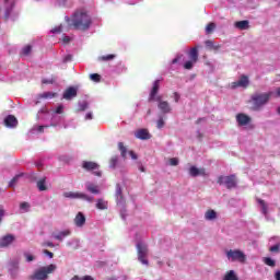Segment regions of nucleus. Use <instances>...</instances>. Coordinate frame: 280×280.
<instances>
[{"label":"nucleus","mask_w":280,"mask_h":280,"mask_svg":"<svg viewBox=\"0 0 280 280\" xmlns=\"http://www.w3.org/2000/svg\"><path fill=\"white\" fill-rule=\"evenodd\" d=\"M67 23L70 25V27H73L74 30H79L80 32H86L89 27H91V16L86 14V12L77 11L72 19L66 18Z\"/></svg>","instance_id":"nucleus-1"},{"label":"nucleus","mask_w":280,"mask_h":280,"mask_svg":"<svg viewBox=\"0 0 280 280\" xmlns=\"http://www.w3.org/2000/svg\"><path fill=\"white\" fill-rule=\"evenodd\" d=\"M270 97H272V92L254 93L249 100L252 110H261L270 102Z\"/></svg>","instance_id":"nucleus-2"},{"label":"nucleus","mask_w":280,"mask_h":280,"mask_svg":"<svg viewBox=\"0 0 280 280\" xmlns=\"http://www.w3.org/2000/svg\"><path fill=\"white\" fill-rule=\"evenodd\" d=\"M56 270V265H48L46 267H42L30 276L31 280H47L49 275L54 273Z\"/></svg>","instance_id":"nucleus-3"},{"label":"nucleus","mask_w":280,"mask_h":280,"mask_svg":"<svg viewBox=\"0 0 280 280\" xmlns=\"http://www.w3.org/2000/svg\"><path fill=\"white\" fill-rule=\"evenodd\" d=\"M226 258L229 261H238L240 264H246V254L240 249H230L226 252Z\"/></svg>","instance_id":"nucleus-4"},{"label":"nucleus","mask_w":280,"mask_h":280,"mask_svg":"<svg viewBox=\"0 0 280 280\" xmlns=\"http://www.w3.org/2000/svg\"><path fill=\"white\" fill-rule=\"evenodd\" d=\"M63 198H70L71 200H85L86 202H93L95 198L80 191H66L63 192Z\"/></svg>","instance_id":"nucleus-5"},{"label":"nucleus","mask_w":280,"mask_h":280,"mask_svg":"<svg viewBox=\"0 0 280 280\" xmlns=\"http://www.w3.org/2000/svg\"><path fill=\"white\" fill-rule=\"evenodd\" d=\"M217 183L218 185H225L226 189H235L237 187L235 175L219 176Z\"/></svg>","instance_id":"nucleus-6"},{"label":"nucleus","mask_w":280,"mask_h":280,"mask_svg":"<svg viewBox=\"0 0 280 280\" xmlns=\"http://www.w3.org/2000/svg\"><path fill=\"white\" fill-rule=\"evenodd\" d=\"M137 250H138V259L143 264L144 266H148V260L145 257H148V245L143 243H138L137 244Z\"/></svg>","instance_id":"nucleus-7"},{"label":"nucleus","mask_w":280,"mask_h":280,"mask_svg":"<svg viewBox=\"0 0 280 280\" xmlns=\"http://www.w3.org/2000/svg\"><path fill=\"white\" fill-rule=\"evenodd\" d=\"M248 84H250V81L248 80V75L243 74V75H241L238 81L231 83V88L237 89L238 86H241L242 89H248Z\"/></svg>","instance_id":"nucleus-8"},{"label":"nucleus","mask_w":280,"mask_h":280,"mask_svg":"<svg viewBox=\"0 0 280 280\" xmlns=\"http://www.w3.org/2000/svg\"><path fill=\"white\" fill-rule=\"evenodd\" d=\"M162 100H163L162 96H156L154 102H159L158 108H160V110L163 112L164 114L171 113L172 107H170V103H167V101H162Z\"/></svg>","instance_id":"nucleus-9"},{"label":"nucleus","mask_w":280,"mask_h":280,"mask_svg":"<svg viewBox=\"0 0 280 280\" xmlns=\"http://www.w3.org/2000/svg\"><path fill=\"white\" fill-rule=\"evenodd\" d=\"M16 237L13 234H7L0 238V248H8Z\"/></svg>","instance_id":"nucleus-10"},{"label":"nucleus","mask_w":280,"mask_h":280,"mask_svg":"<svg viewBox=\"0 0 280 280\" xmlns=\"http://www.w3.org/2000/svg\"><path fill=\"white\" fill-rule=\"evenodd\" d=\"M236 121L238 126H248V124H250L253 119L250 118V116L244 113H240L236 115Z\"/></svg>","instance_id":"nucleus-11"},{"label":"nucleus","mask_w":280,"mask_h":280,"mask_svg":"<svg viewBox=\"0 0 280 280\" xmlns=\"http://www.w3.org/2000/svg\"><path fill=\"white\" fill-rule=\"evenodd\" d=\"M159 89H161V80H155L153 82V86L149 95V102H154L156 100V94L159 93Z\"/></svg>","instance_id":"nucleus-12"},{"label":"nucleus","mask_w":280,"mask_h":280,"mask_svg":"<svg viewBox=\"0 0 280 280\" xmlns=\"http://www.w3.org/2000/svg\"><path fill=\"white\" fill-rule=\"evenodd\" d=\"M73 97H78V89H75L74 86H70L63 92V100H67L69 102L73 100Z\"/></svg>","instance_id":"nucleus-13"},{"label":"nucleus","mask_w":280,"mask_h":280,"mask_svg":"<svg viewBox=\"0 0 280 280\" xmlns=\"http://www.w3.org/2000/svg\"><path fill=\"white\" fill-rule=\"evenodd\" d=\"M4 126H7V128H16V126H19V120L14 115H9L4 118Z\"/></svg>","instance_id":"nucleus-14"},{"label":"nucleus","mask_w":280,"mask_h":280,"mask_svg":"<svg viewBox=\"0 0 280 280\" xmlns=\"http://www.w3.org/2000/svg\"><path fill=\"white\" fill-rule=\"evenodd\" d=\"M136 138L141 139V141H148V139H152V135H150L148 129H139L136 131Z\"/></svg>","instance_id":"nucleus-15"},{"label":"nucleus","mask_w":280,"mask_h":280,"mask_svg":"<svg viewBox=\"0 0 280 280\" xmlns=\"http://www.w3.org/2000/svg\"><path fill=\"white\" fill-rule=\"evenodd\" d=\"M74 224L79 229H82V226H84V224H86V217L84 215V213H82V212L77 213V215L74 218Z\"/></svg>","instance_id":"nucleus-16"},{"label":"nucleus","mask_w":280,"mask_h":280,"mask_svg":"<svg viewBox=\"0 0 280 280\" xmlns=\"http://www.w3.org/2000/svg\"><path fill=\"white\" fill-rule=\"evenodd\" d=\"M83 170H86V172H95V170H100V164L91 161H84L82 163Z\"/></svg>","instance_id":"nucleus-17"},{"label":"nucleus","mask_w":280,"mask_h":280,"mask_svg":"<svg viewBox=\"0 0 280 280\" xmlns=\"http://www.w3.org/2000/svg\"><path fill=\"white\" fill-rule=\"evenodd\" d=\"M189 174L190 176H192L194 178H196V176H207V170L205 168H198L196 166H191L189 168Z\"/></svg>","instance_id":"nucleus-18"},{"label":"nucleus","mask_w":280,"mask_h":280,"mask_svg":"<svg viewBox=\"0 0 280 280\" xmlns=\"http://www.w3.org/2000/svg\"><path fill=\"white\" fill-rule=\"evenodd\" d=\"M198 46L192 47L189 52H188V58L189 60H191L192 62H198Z\"/></svg>","instance_id":"nucleus-19"},{"label":"nucleus","mask_w":280,"mask_h":280,"mask_svg":"<svg viewBox=\"0 0 280 280\" xmlns=\"http://www.w3.org/2000/svg\"><path fill=\"white\" fill-rule=\"evenodd\" d=\"M69 235H71V231L65 230V231H61L57 234H52V237L55 240H58L59 242H62L65 240V237H69Z\"/></svg>","instance_id":"nucleus-20"},{"label":"nucleus","mask_w":280,"mask_h":280,"mask_svg":"<svg viewBox=\"0 0 280 280\" xmlns=\"http://www.w3.org/2000/svg\"><path fill=\"white\" fill-rule=\"evenodd\" d=\"M116 200L118 203L124 202V190L121 189V185L116 184Z\"/></svg>","instance_id":"nucleus-21"},{"label":"nucleus","mask_w":280,"mask_h":280,"mask_svg":"<svg viewBox=\"0 0 280 280\" xmlns=\"http://www.w3.org/2000/svg\"><path fill=\"white\" fill-rule=\"evenodd\" d=\"M85 189H86V191H90V194H94V195L101 194L100 186L92 184V183H88L85 185Z\"/></svg>","instance_id":"nucleus-22"},{"label":"nucleus","mask_w":280,"mask_h":280,"mask_svg":"<svg viewBox=\"0 0 280 280\" xmlns=\"http://www.w3.org/2000/svg\"><path fill=\"white\" fill-rule=\"evenodd\" d=\"M236 30H248L250 27L248 20L237 21L234 23Z\"/></svg>","instance_id":"nucleus-23"},{"label":"nucleus","mask_w":280,"mask_h":280,"mask_svg":"<svg viewBox=\"0 0 280 280\" xmlns=\"http://www.w3.org/2000/svg\"><path fill=\"white\" fill-rule=\"evenodd\" d=\"M96 209H98L100 211H106V209H108V201L100 198L96 200Z\"/></svg>","instance_id":"nucleus-24"},{"label":"nucleus","mask_w":280,"mask_h":280,"mask_svg":"<svg viewBox=\"0 0 280 280\" xmlns=\"http://www.w3.org/2000/svg\"><path fill=\"white\" fill-rule=\"evenodd\" d=\"M47 177H42L38 182H37V189H39L40 191H47Z\"/></svg>","instance_id":"nucleus-25"},{"label":"nucleus","mask_w":280,"mask_h":280,"mask_svg":"<svg viewBox=\"0 0 280 280\" xmlns=\"http://www.w3.org/2000/svg\"><path fill=\"white\" fill-rule=\"evenodd\" d=\"M256 202H258V205L261 207V213L268 215V203H266L264 199L259 198L256 199Z\"/></svg>","instance_id":"nucleus-26"},{"label":"nucleus","mask_w":280,"mask_h":280,"mask_svg":"<svg viewBox=\"0 0 280 280\" xmlns=\"http://www.w3.org/2000/svg\"><path fill=\"white\" fill-rule=\"evenodd\" d=\"M205 218L206 220H217L218 218V212H215V210H208L206 213H205Z\"/></svg>","instance_id":"nucleus-27"},{"label":"nucleus","mask_w":280,"mask_h":280,"mask_svg":"<svg viewBox=\"0 0 280 280\" xmlns=\"http://www.w3.org/2000/svg\"><path fill=\"white\" fill-rule=\"evenodd\" d=\"M58 94L55 92H44L39 95L42 100H52V97H56Z\"/></svg>","instance_id":"nucleus-28"},{"label":"nucleus","mask_w":280,"mask_h":280,"mask_svg":"<svg viewBox=\"0 0 280 280\" xmlns=\"http://www.w3.org/2000/svg\"><path fill=\"white\" fill-rule=\"evenodd\" d=\"M262 261L266 266H269L270 268H275V266H277V261H275V259L270 257L262 258Z\"/></svg>","instance_id":"nucleus-29"},{"label":"nucleus","mask_w":280,"mask_h":280,"mask_svg":"<svg viewBox=\"0 0 280 280\" xmlns=\"http://www.w3.org/2000/svg\"><path fill=\"white\" fill-rule=\"evenodd\" d=\"M223 280H240V279H237V276L235 275V271L230 270L225 273Z\"/></svg>","instance_id":"nucleus-30"},{"label":"nucleus","mask_w":280,"mask_h":280,"mask_svg":"<svg viewBox=\"0 0 280 280\" xmlns=\"http://www.w3.org/2000/svg\"><path fill=\"white\" fill-rule=\"evenodd\" d=\"M117 163H119V158L117 155L112 156L109 160V167L115 170L117 167Z\"/></svg>","instance_id":"nucleus-31"},{"label":"nucleus","mask_w":280,"mask_h":280,"mask_svg":"<svg viewBox=\"0 0 280 280\" xmlns=\"http://www.w3.org/2000/svg\"><path fill=\"white\" fill-rule=\"evenodd\" d=\"M118 149L120 150L122 159H126V154H128V149L126 148V145H124V142L118 143Z\"/></svg>","instance_id":"nucleus-32"},{"label":"nucleus","mask_w":280,"mask_h":280,"mask_svg":"<svg viewBox=\"0 0 280 280\" xmlns=\"http://www.w3.org/2000/svg\"><path fill=\"white\" fill-rule=\"evenodd\" d=\"M206 47H208V49H213L214 51H218V49H220V46H215L213 45V40L208 39L205 42Z\"/></svg>","instance_id":"nucleus-33"},{"label":"nucleus","mask_w":280,"mask_h":280,"mask_svg":"<svg viewBox=\"0 0 280 280\" xmlns=\"http://www.w3.org/2000/svg\"><path fill=\"white\" fill-rule=\"evenodd\" d=\"M32 54V45H26L21 50V56H30Z\"/></svg>","instance_id":"nucleus-34"},{"label":"nucleus","mask_w":280,"mask_h":280,"mask_svg":"<svg viewBox=\"0 0 280 280\" xmlns=\"http://www.w3.org/2000/svg\"><path fill=\"white\" fill-rule=\"evenodd\" d=\"M194 65H196V61H192L190 59L184 63V69H186L187 71H191V69H194Z\"/></svg>","instance_id":"nucleus-35"},{"label":"nucleus","mask_w":280,"mask_h":280,"mask_svg":"<svg viewBox=\"0 0 280 280\" xmlns=\"http://www.w3.org/2000/svg\"><path fill=\"white\" fill-rule=\"evenodd\" d=\"M215 30V23L210 22L207 26H206V34H211L212 32H214Z\"/></svg>","instance_id":"nucleus-36"},{"label":"nucleus","mask_w":280,"mask_h":280,"mask_svg":"<svg viewBox=\"0 0 280 280\" xmlns=\"http://www.w3.org/2000/svg\"><path fill=\"white\" fill-rule=\"evenodd\" d=\"M21 176H23V174H18V175H15V176L9 182V187H14V185H16V183H19V178H21Z\"/></svg>","instance_id":"nucleus-37"},{"label":"nucleus","mask_w":280,"mask_h":280,"mask_svg":"<svg viewBox=\"0 0 280 280\" xmlns=\"http://www.w3.org/2000/svg\"><path fill=\"white\" fill-rule=\"evenodd\" d=\"M90 80H92V82H102V75L97 73H92L90 74Z\"/></svg>","instance_id":"nucleus-38"},{"label":"nucleus","mask_w":280,"mask_h":280,"mask_svg":"<svg viewBox=\"0 0 280 280\" xmlns=\"http://www.w3.org/2000/svg\"><path fill=\"white\" fill-rule=\"evenodd\" d=\"M115 55H106V56H102L100 57V60H103L104 62L108 61V60H114Z\"/></svg>","instance_id":"nucleus-39"},{"label":"nucleus","mask_w":280,"mask_h":280,"mask_svg":"<svg viewBox=\"0 0 280 280\" xmlns=\"http://www.w3.org/2000/svg\"><path fill=\"white\" fill-rule=\"evenodd\" d=\"M270 253H280V244H276L269 248Z\"/></svg>","instance_id":"nucleus-40"},{"label":"nucleus","mask_w":280,"mask_h":280,"mask_svg":"<svg viewBox=\"0 0 280 280\" xmlns=\"http://www.w3.org/2000/svg\"><path fill=\"white\" fill-rule=\"evenodd\" d=\"M24 257L26 259V261H34L36 258L34 257V255L30 254V253H24Z\"/></svg>","instance_id":"nucleus-41"},{"label":"nucleus","mask_w":280,"mask_h":280,"mask_svg":"<svg viewBox=\"0 0 280 280\" xmlns=\"http://www.w3.org/2000/svg\"><path fill=\"white\" fill-rule=\"evenodd\" d=\"M62 32V25L56 26L51 30L52 34H60Z\"/></svg>","instance_id":"nucleus-42"},{"label":"nucleus","mask_w":280,"mask_h":280,"mask_svg":"<svg viewBox=\"0 0 280 280\" xmlns=\"http://www.w3.org/2000/svg\"><path fill=\"white\" fill-rule=\"evenodd\" d=\"M170 165H172L173 167H175L176 165H178V158H172V159H170Z\"/></svg>","instance_id":"nucleus-43"},{"label":"nucleus","mask_w":280,"mask_h":280,"mask_svg":"<svg viewBox=\"0 0 280 280\" xmlns=\"http://www.w3.org/2000/svg\"><path fill=\"white\" fill-rule=\"evenodd\" d=\"M56 82V79H44L42 80V84H54Z\"/></svg>","instance_id":"nucleus-44"},{"label":"nucleus","mask_w":280,"mask_h":280,"mask_svg":"<svg viewBox=\"0 0 280 280\" xmlns=\"http://www.w3.org/2000/svg\"><path fill=\"white\" fill-rule=\"evenodd\" d=\"M89 108V103L84 102L79 105V110H85Z\"/></svg>","instance_id":"nucleus-45"},{"label":"nucleus","mask_w":280,"mask_h":280,"mask_svg":"<svg viewBox=\"0 0 280 280\" xmlns=\"http://www.w3.org/2000/svg\"><path fill=\"white\" fill-rule=\"evenodd\" d=\"M63 110H65V107H63L62 105H59V106L56 108L55 113H56L57 115H62Z\"/></svg>","instance_id":"nucleus-46"},{"label":"nucleus","mask_w":280,"mask_h":280,"mask_svg":"<svg viewBox=\"0 0 280 280\" xmlns=\"http://www.w3.org/2000/svg\"><path fill=\"white\" fill-rule=\"evenodd\" d=\"M28 208H30V205L26 201H24L20 205V209H22L24 211H27Z\"/></svg>","instance_id":"nucleus-47"},{"label":"nucleus","mask_w":280,"mask_h":280,"mask_svg":"<svg viewBox=\"0 0 280 280\" xmlns=\"http://www.w3.org/2000/svg\"><path fill=\"white\" fill-rule=\"evenodd\" d=\"M163 126H165V120H163V118H160V119L158 120L156 127H158L159 129H161V128H163Z\"/></svg>","instance_id":"nucleus-48"},{"label":"nucleus","mask_w":280,"mask_h":280,"mask_svg":"<svg viewBox=\"0 0 280 280\" xmlns=\"http://www.w3.org/2000/svg\"><path fill=\"white\" fill-rule=\"evenodd\" d=\"M71 60H73V55H66L63 57V62H71Z\"/></svg>","instance_id":"nucleus-49"},{"label":"nucleus","mask_w":280,"mask_h":280,"mask_svg":"<svg viewBox=\"0 0 280 280\" xmlns=\"http://www.w3.org/2000/svg\"><path fill=\"white\" fill-rule=\"evenodd\" d=\"M43 253H44V255H47V257H49V259H54V253L49 252L48 249H44Z\"/></svg>","instance_id":"nucleus-50"},{"label":"nucleus","mask_w":280,"mask_h":280,"mask_svg":"<svg viewBox=\"0 0 280 280\" xmlns=\"http://www.w3.org/2000/svg\"><path fill=\"white\" fill-rule=\"evenodd\" d=\"M4 215H5V210L3 209V207H0V224L3 221Z\"/></svg>","instance_id":"nucleus-51"},{"label":"nucleus","mask_w":280,"mask_h":280,"mask_svg":"<svg viewBox=\"0 0 280 280\" xmlns=\"http://www.w3.org/2000/svg\"><path fill=\"white\" fill-rule=\"evenodd\" d=\"M43 246H48V248H54V243L49 242V241H46V242L43 243Z\"/></svg>","instance_id":"nucleus-52"},{"label":"nucleus","mask_w":280,"mask_h":280,"mask_svg":"<svg viewBox=\"0 0 280 280\" xmlns=\"http://www.w3.org/2000/svg\"><path fill=\"white\" fill-rule=\"evenodd\" d=\"M11 12H12V9H7V10H5V13H4V18H5V19H10Z\"/></svg>","instance_id":"nucleus-53"},{"label":"nucleus","mask_w":280,"mask_h":280,"mask_svg":"<svg viewBox=\"0 0 280 280\" xmlns=\"http://www.w3.org/2000/svg\"><path fill=\"white\" fill-rule=\"evenodd\" d=\"M174 100H175L176 103H178L179 100H180V94H178L177 92H175V93H174Z\"/></svg>","instance_id":"nucleus-54"},{"label":"nucleus","mask_w":280,"mask_h":280,"mask_svg":"<svg viewBox=\"0 0 280 280\" xmlns=\"http://www.w3.org/2000/svg\"><path fill=\"white\" fill-rule=\"evenodd\" d=\"M129 154L133 161H137V155L135 154V151H129Z\"/></svg>","instance_id":"nucleus-55"},{"label":"nucleus","mask_w":280,"mask_h":280,"mask_svg":"<svg viewBox=\"0 0 280 280\" xmlns=\"http://www.w3.org/2000/svg\"><path fill=\"white\" fill-rule=\"evenodd\" d=\"M85 119H93V113H88L85 115Z\"/></svg>","instance_id":"nucleus-56"},{"label":"nucleus","mask_w":280,"mask_h":280,"mask_svg":"<svg viewBox=\"0 0 280 280\" xmlns=\"http://www.w3.org/2000/svg\"><path fill=\"white\" fill-rule=\"evenodd\" d=\"M93 175H94V176H102V171H94V172H93Z\"/></svg>","instance_id":"nucleus-57"},{"label":"nucleus","mask_w":280,"mask_h":280,"mask_svg":"<svg viewBox=\"0 0 280 280\" xmlns=\"http://www.w3.org/2000/svg\"><path fill=\"white\" fill-rule=\"evenodd\" d=\"M180 60V57H176L172 60V65H176Z\"/></svg>","instance_id":"nucleus-58"},{"label":"nucleus","mask_w":280,"mask_h":280,"mask_svg":"<svg viewBox=\"0 0 280 280\" xmlns=\"http://www.w3.org/2000/svg\"><path fill=\"white\" fill-rule=\"evenodd\" d=\"M83 280H95V279H93V277L91 276H83Z\"/></svg>","instance_id":"nucleus-59"},{"label":"nucleus","mask_w":280,"mask_h":280,"mask_svg":"<svg viewBox=\"0 0 280 280\" xmlns=\"http://www.w3.org/2000/svg\"><path fill=\"white\" fill-rule=\"evenodd\" d=\"M275 277H276V280H280V271H277Z\"/></svg>","instance_id":"nucleus-60"},{"label":"nucleus","mask_w":280,"mask_h":280,"mask_svg":"<svg viewBox=\"0 0 280 280\" xmlns=\"http://www.w3.org/2000/svg\"><path fill=\"white\" fill-rule=\"evenodd\" d=\"M276 96H277V97H280V88H278V89L276 90Z\"/></svg>","instance_id":"nucleus-61"},{"label":"nucleus","mask_w":280,"mask_h":280,"mask_svg":"<svg viewBox=\"0 0 280 280\" xmlns=\"http://www.w3.org/2000/svg\"><path fill=\"white\" fill-rule=\"evenodd\" d=\"M43 130H45V126H39V127H38V131H39V132H43Z\"/></svg>","instance_id":"nucleus-62"},{"label":"nucleus","mask_w":280,"mask_h":280,"mask_svg":"<svg viewBox=\"0 0 280 280\" xmlns=\"http://www.w3.org/2000/svg\"><path fill=\"white\" fill-rule=\"evenodd\" d=\"M69 40H70L69 37H65V38H63V42H65V43H69Z\"/></svg>","instance_id":"nucleus-63"},{"label":"nucleus","mask_w":280,"mask_h":280,"mask_svg":"<svg viewBox=\"0 0 280 280\" xmlns=\"http://www.w3.org/2000/svg\"><path fill=\"white\" fill-rule=\"evenodd\" d=\"M278 115H280V106L278 107Z\"/></svg>","instance_id":"nucleus-64"}]
</instances>
